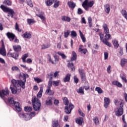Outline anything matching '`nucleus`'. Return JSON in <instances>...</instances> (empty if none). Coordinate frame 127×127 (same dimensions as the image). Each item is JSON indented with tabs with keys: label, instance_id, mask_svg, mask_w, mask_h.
I'll return each mask as SVG.
<instances>
[{
	"label": "nucleus",
	"instance_id": "58836bf2",
	"mask_svg": "<svg viewBox=\"0 0 127 127\" xmlns=\"http://www.w3.org/2000/svg\"><path fill=\"white\" fill-rule=\"evenodd\" d=\"M36 16H38V17H40L42 20L44 21L46 19L45 17L42 15V14H36Z\"/></svg>",
	"mask_w": 127,
	"mask_h": 127
},
{
	"label": "nucleus",
	"instance_id": "cd10ccee",
	"mask_svg": "<svg viewBox=\"0 0 127 127\" xmlns=\"http://www.w3.org/2000/svg\"><path fill=\"white\" fill-rule=\"evenodd\" d=\"M113 43L115 48L116 49L119 48V42H118V40L116 39L113 40Z\"/></svg>",
	"mask_w": 127,
	"mask_h": 127
},
{
	"label": "nucleus",
	"instance_id": "9d476101",
	"mask_svg": "<svg viewBox=\"0 0 127 127\" xmlns=\"http://www.w3.org/2000/svg\"><path fill=\"white\" fill-rule=\"evenodd\" d=\"M78 71H79V73L80 75L81 81H86V73H85L84 69H79Z\"/></svg>",
	"mask_w": 127,
	"mask_h": 127
},
{
	"label": "nucleus",
	"instance_id": "f704fd0d",
	"mask_svg": "<svg viewBox=\"0 0 127 127\" xmlns=\"http://www.w3.org/2000/svg\"><path fill=\"white\" fill-rule=\"evenodd\" d=\"M62 19L64 21H67V22H70V20H71L70 17L67 16H63Z\"/></svg>",
	"mask_w": 127,
	"mask_h": 127
},
{
	"label": "nucleus",
	"instance_id": "f8f14e48",
	"mask_svg": "<svg viewBox=\"0 0 127 127\" xmlns=\"http://www.w3.org/2000/svg\"><path fill=\"white\" fill-rule=\"evenodd\" d=\"M0 54L2 55V56H5V55H6V52H5V48H4V44H3V42L2 43L1 48L0 49Z\"/></svg>",
	"mask_w": 127,
	"mask_h": 127
},
{
	"label": "nucleus",
	"instance_id": "72a5a7b5",
	"mask_svg": "<svg viewBox=\"0 0 127 127\" xmlns=\"http://www.w3.org/2000/svg\"><path fill=\"white\" fill-rule=\"evenodd\" d=\"M24 110L25 111V112H31V111H32V107L30 106H26L24 107Z\"/></svg>",
	"mask_w": 127,
	"mask_h": 127
},
{
	"label": "nucleus",
	"instance_id": "b1692460",
	"mask_svg": "<svg viewBox=\"0 0 127 127\" xmlns=\"http://www.w3.org/2000/svg\"><path fill=\"white\" fill-rule=\"evenodd\" d=\"M105 7V11H106L107 13H110V6L108 4H106L104 5Z\"/></svg>",
	"mask_w": 127,
	"mask_h": 127
},
{
	"label": "nucleus",
	"instance_id": "bf43d9fd",
	"mask_svg": "<svg viewBox=\"0 0 127 127\" xmlns=\"http://www.w3.org/2000/svg\"><path fill=\"white\" fill-rule=\"evenodd\" d=\"M105 37V39H106L107 41H108V40H109L111 38V34L109 33L106 34Z\"/></svg>",
	"mask_w": 127,
	"mask_h": 127
},
{
	"label": "nucleus",
	"instance_id": "69168bd1",
	"mask_svg": "<svg viewBox=\"0 0 127 127\" xmlns=\"http://www.w3.org/2000/svg\"><path fill=\"white\" fill-rule=\"evenodd\" d=\"M12 71H18L19 68L17 66H13L12 67Z\"/></svg>",
	"mask_w": 127,
	"mask_h": 127
},
{
	"label": "nucleus",
	"instance_id": "680f3d73",
	"mask_svg": "<svg viewBox=\"0 0 127 127\" xmlns=\"http://www.w3.org/2000/svg\"><path fill=\"white\" fill-rule=\"evenodd\" d=\"M34 80L35 82H37V83H41V82H42V80L39 78H34Z\"/></svg>",
	"mask_w": 127,
	"mask_h": 127
},
{
	"label": "nucleus",
	"instance_id": "c03bdc74",
	"mask_svg": "<svg viewBox=\"0 0 127 127\" xmlns=\"http://www.w3.org/2000/svg\"><path fill=\"white\" fill-rule=\"evenodd\" d=\"M63 101L64 105H65L66 106H68V105H69V100H68V98H67L66 97H64L63 99Z\"/></svg>",
	"mask_w": 127,
	"mask_h": 127
},
{
	"label": "nucleus",
	"instance_id": "a878e982",
	"mask_svg": "<svg viewBox=\"0 0 127 127\" xmlns=\"http://www.w3.org/2000/svg\"><path fill=\"white\" fill-rule=\"evenodd\" d=\"M10 89L11 91L12 94H16V93H17V87H10Z\"/></svg>",
	"mask_w": 127,
	"mask_h": 127
},
{
	"label": "nucleus",
	"instance_id": "603ef678",
	"mask_svg": "<svg viewBox=\"0 0 127 127\" xmlns=\"http://www.w3.org/2000/svg\"><path fill=\"white\" fill-rule=\"evenodd\" d=\"M26 0L27 4H28V5L30 6V7H32L33 6V4L31 2V0Z\"/></svg>",
	"mask_w": 127,
	"mask_h": 127
},
{
	"label": "nucleus",
	"instance_id": "774afa93",
	"mask_svg": "<svg viewBox=\"0 0 127 127\" xmlns=\"http://www.w3.org/2000/svg\"><path fill=\"white\" fill-rule=\"evenodd\" d=\"M77 13L78 14H82V13H83V11L82 10V9L79 8L77 10Z\"/></svg>",
	"mask_w": 127,
	"mask_h": 127
},
{
	"label": "nucleus",
	"instance_id": "ddd939ff",
	"mask_svg": "<svg viewBox=\"0 0 127 127\" xmlns=\"http://www.w3.org/2000/svg\"><path fill=\"white\" fill-rule=\"evenodd\" d=\"M14 105V107L17 111V112H20L21 111V108H20V104L18 102H15L13 104Z\"/></svg>",
	"mask_w": 127,
	"mask_h": 127
},
{
	"label": "nucleus",
	"instance_id": "a18cd8bd",
	"mask_svg": "<svg viewBox=\"0 0 127 127\" xmlns=\"http://www.w3.org/2000/svg\"><path fill=\"white\" fill-rule=\"evenodd\" d=\"M3 3H4V4H5L6 5H8V6H9V5H11V1H10V0H5L4 1H3Z\"/></svg>",
	"mask_w": 127,
	"mask_h": 127
},
{
	"label": "nucleus",
	"instance_id": "393cba45",
	"mask_svg": "<svg viewBox=\"0 0 127 127\" xmlns=\"http://www.w3.org/2000/svg\"><path fill=\"white\" fill-rule=\"evenodd\" d=\"M83 118H79L76 120V124H78L79 126H82V124H83Z\"/></svg>",
	"mask_w": 127,
	"mask_h": 127
},
{
	"label": "nucleus",
	"instance_id": "ea45409f",
	"mask_svg": "<svg viewBox=\"0 0 127 127\" xmlns=\"http://www.w3.org/2000/svg\"><path fill=\"white\" fill-rule=\"evenodd\" d=\"M77 92L79 94H82V95H84V88L82 87H80L79 88Z\"/></svg>",
	"mask_w": 127,
	"mask_h": 127
},
{
	"label": "nucleus",
	"instance_id": "13d9d810",
	"mask_svg": "<svg viewBox=\"0 0 127 127\" xmlns=\"http://www.w3.org/2000/svg\"><path fill=\"white\" fill-rule=\"evenodd\" d=\"M15 29L17 31H18V32H21V30L19 29V27L17 22L15 23Z\"/></svg>",
	"mask_w": 127,
	"mask_h": 127
},
{
	"label": "nucleus",
	"instance_id": "a211bd4d",
	"mask_svg": "<svg viewBox=\"0 0 127 127\" xmlns=\"http://www.w3.org/2000/svg\"><path fill=\"white\" fill-rule=\"evenodd\" d=\"M103 27L104 28V30L105 34H107L110 33V31L109 30V28H108V25H107V24H103Z\"/></svg>",
	"mask_w": 127,
	"mask_h": 127
},
{
	"label": "nucleus",
	"instance_id": "4c0bfd02",
	"mask_svg": "<svg viewBox=\"0 0 127 127\" xmlns=\"http://www.w3.org/2000/svg\"><path fill=\"white\" fill-rule=\"evenodd\" d=\"M95 91L98 93V94H102V93H104V91H103V90L100 87H96L95 88Z\"/></svg>",
	"mask_w": 127,
	"mask_h": 127
},
{
	"label": "nucleus",
	"instance_id": "412c9836",
	"mask_svg": "<svg viewBox=\"0 0 127 127\" xmlns=\"http://www.w3.org/2000/svg\"><path fill=\"white\" fill-rule=\"evenodd\" d=\"M13 48L16 52H18L19 51H20L21 50V47L20 46H13Z\"/></svg>",
	"mask_w": 127,
	"mask_h": 127
},
{
	"label": "nucleus",
	"instance_id": "79ce46f5",
	"mask_svg": "<svg viewBox=\"0 0 127 127\" xmlns=\"http://www.w3.org/2000/svg\"><path fill=\"white\" fill-rule=\"evenodd\" d=\"M49 47H50V45H49L48 44H44V45H42L41 49L44 50V49H46L47 48H49Z\"/></svg>",
	"mask_w": 127,
	"mask_h": 127
},
{
	"label": "nucleus",
	"instance_id": "c9c22d12",
	"mask_svg": "<svg viewBox=\"0 0 127 127\" xmlns=\"http://www.w3.org/2000/svg\"><path fill=\"white\" fill-rule=\"evenodd\" d=\"M68 67L69 68H70L71 69V71H75V66H74V64L73 63H68Z\"/></svg>",
	"mask_w": 127,
	"mask_h": 127
},
{
	"label": "nucleus",
	"instance_id": "f03ea898",
	"mask_svg": "<svg viewBox=\"0 0 127 127\" xmlns=\"http://www.w3.org/2000/svg\"><path fill=\"white\" fill-rule=\"evenodd\" d=\"M32 102L34 110L36 111H39L41 107V103H40L39 99L36 97H34L32 100Z\"/></svg>",
	"mask_w": 127,
	"mask_h": 127
},
{
	"label": "nucleus",
	"instance_id": "864d4df0",
	"mask_svg": "<svg viewBox=\"0 0 127 127\" xmlns=\"http://www.w3.org/2000/svg\"><path fill=\"white\" fill-rule=\"evenodd\" d=\"M27 22H28V24L30 25V24H33V23H34V22H35V21H34V20H33L32 19H28Z\"/></svg>",
	"mask_w": 127,
	"mask_h": 127
},
{
	"label": "nucleus",
	"instance_id": "09e8293b",
	"mask_svg": "<svg viewBox=\"0 0 127 127\" xmlns=\"http://www.w3.org/2000/svg\"><path fill=\"white\" fill-rule=\"evenodd\" d=\"M70 30H66V32H64V36L65 37V38H67V37H68L69 36V35L70 34Z\"/></svg>",
	"mask_w": 127,
	"mask_h": 127
},
{
	"label": "nucleus",
	"instance_id": "6e6552de",
	"mask_svg": "<svg viewBox=\"0 0 127 127\" xmlns=\"http://www.w3.org/2000/svg\"><path fill=\"white\" fill-rule=\"evenodd\" d=\"M73 109H74V105L72 103H70L68 107H65L64 111L67 115H70Z\"/></svg>",
	"mask_w": 127,
	"mask_h": 127
},
{
	"label": "nucleus",
	"instance_id": "4be33fe9",
	"mask_svg": "<svg viewBox=\"0 0 127 127\" xmlns=\"http://www.w3.org/2000/svg\"><path fill=\"white\" fill-rule=\"evenodd\" d=\"M42 93H43V87H40V91L38 92L37 97V98H40L42 97Z\"/></svg>",
	"mask_w": 127,
	"mask_h": 127
},
{
	"label": "nucleus",
	"instance_id": "de8ad7c7",
	"mask_svg": "<svg viewBox=\"0 0 127 127\" xmlns=\"http://www.w3.org/2000/svg\"><path fill=\"white\" fill-rule=\"evenodd\" d=\"M52 99H49L46 101V105L47 106H51L52 105Z\"/></svg>",
	"mask_w": 127,
	"mask_h": 127
},
{
	"label": "nucleus",
	"instance_id": "2eb2a0df",
	"mask_svg": "<svg viewBox=\"0 0 127 127\" xmlns=\"http://www.w3.org/2000/svg\"><path fill=\"white\" fill-rule=\"evenodd\" d=\"M7 56L8 57H12V58H14V59H16V60H17V58H18V54L8 53L7 54Z\"/></svg>",
	"mask_w": 127,
	"mask_h": 127
},
{
	"label": "nucleus",
	"instance_id": "49530a36",
	"mask_svg": "<svg viewBox=\"0 0 127 127\" xmlns=\"http://www.w3.org/2000/svg\"><path fill=\"white\" fill-rule=\"evenodd\" d=\"M50 88L49 87V85L48 86V89L46 91V93L47 94H48V95H53V92L51 90H50Z\"/></svg>",
	"mask_w": 127,
	"mask_h": 127
},
{
	"label": "nucleus",
	"instance_id": "9b49d317",
	"mask_svg": "<svg viewBox=\"0 0 127 127\" xmlns=\"http://www.w3.org/2000/svg\"><path fill=\"white\" fill-rule=\"evenodd\" d=\"M7 37L9 39L10 41H12L15 38V35L12 33L8 32L6 34Z\"/></svg>",
	"mask_w": 127,
	"mask_h": 127
},
{
	"label": "nucleus",
	"instance_id": "2f4dec72",
	"mask_svg": "<svg viewBox=\"0 0 127 127\" xmlns=\"http://www.w3.org/2000/svg\"><path fill=\"white\" fill-rule=\"evenodd\" d=\"M53 127H60V125L58 124V120L53 121Z\"/></svg>",
	"mask_w": 127,
	"mask_h": 127
},
{
	"label": "nucleus",
	"instance_id": "7ed1b4c3",
	"mask_svg": "<svg viewBox=\"0 0 127 127\" xmlns=\"http://www.w3.org/2000/svg\"><path fill=\"white\" fill-rule=\"evenodd\" d=\"M31 114H28L27 113H20L19 114V117L25 121H29L31 119H32V117L35 116V112H31Z\"/></svg>",
	"mask_w": 127,
	"mask_h": 127
},
{
	"label": "nucleus",
	"instance_id": "39448f33",
	"mask_svg": "<svg viewBox=\"0 0 127 127\" xmlns=\"http://www.w3.org/2000/svg\"><path fill=\"white\" fill-rule=\"evenodd\" d=\"M123 114H124V101H121L119 106L116 109V116L121 117V116H123Z\"/></svg>",
	"mask_w": 127,
	"mask_h": 127
},
{
	"label": "nucleus",
	"instance_id": "3c124183",
	"mask_svg": "<svg viewBox=\"0 0 127 127\" xmlns=\"http://www.w3.org/2000/svg\"><path fill=\"white\" fill-rule=\"evenodd\" d=\"M58 54L61 56V57L63 58V59H66V57L65 56V55L60 52H58Z\"/></svg>",
	"mask_w": 127,
	"mask_h": 127
},
{
	"label": "nucleus",
	"instance_id": "6ab92c4d",
	"mask_svg": "<svg viewBox=\"0 0 127 127\" xmlns=\"http://www.w3.org/2000/svg\"><path fill=\"white\" fill-rule=\"evenodd\" d=\"M24 38H27L28 39H30L31 38V34L29 32H25L22 35Z\"/></svg>",
	"mask_w": 127,
	"mask_h": 127
},
{
	"label": "nucleus",
	"instance_id": "c756f323",
	"mask_svg": "<svg viewBox=\"0 0 127 127\" xmlns=\"http://www.w3.org/2000/svg\"><path fill=\"white\" fill-rule=\"evenodd\" d=\"M71 77V74L67 73L65 76V77L64 78V82H69L70 81V77Z\"/></svg>",
	"mask_w": 127,
	"mask_h": 127
},
{
	"label": "nucleus",
	"instance_id": "0eeeda50",
	"mask_svg": "<svg viewBox=\"0 0 127 127\" xmlns=\"http://www.w3.org/2000/svg\"><path fill=\"white\" fill-rule=\"evenodd\" d=\"M99 36L100 37V40L102 41L103 43L107 45V46H109V47H112V44L110 43H109L106 38L104 39V34L102 33H99Z\"/></svg>",
	"mask_w": 127,
	"mask_h": 127
},
{
	"label": "nucleus",
	"instance_id": "8fccbe9b",
	"mask_svg": "<svg viewBox=\"0 0 127 127\" xmlns=\"http://www.w3.org/2000/svg\"><path fill=\"white\" fill-rule=\"evenodd\" d=\"M70 35L72 37H77V33L75 31H71Z\"/></svg>",
	"mask_w": 127,
	"mask_h": 127
},
{
	"label": "nucleus",
	"instance_id": "0e129e2a",
	"mask_svg": "<svg viewBox=\"0 0 127 127\" xmlns=\"http://www.w3.org/2000/svg\"><path fill=\"white\" fill-rule=\"evenodd\" d=\"M109 57V54L107 52L104 53V60H107Z\"/></svg>",
	"mask_w": 127,
	"mask_h": 127
},
{
	"label": "nucleus",
	"instance_id": "20e7f679",
	"mask_svg": "<svg viewBox=\"0 0 127 127\" xmlns=\"http://www.w3.org/2000/svg\"><path fill=\"white\" fill-rule=\"evenodd\" d=\"M0 7L4 12H8V14L7 15V16H10L12 18L13 17V15L14 14V11L13 9L9 7H5V6L3 5H1Z\"/></svg>",
	"mask_w": 127,
	"mask_h": 127
},
{
	"label": "nucleus",
	"instance_id": "dca6fc26",
	"mask_svg": "<svg viewBox=\"0 0 127 127\" xmlns=\"http://www.w3.org/2000/svg\"><path fill=\"white\" fill-rule=\"evenodd\" d=\"M67 4L70 8H75L76 6V3L71 1H68Z\"/></svg>",
	"mask_w": 127,
	"mask_h": 127
},
{
	"label": "nucleus",
	"instance_id": "a19ab883",
	"mask_svg": "<svg viewBox=\"0 0 127 127\" xmlns=\"http://www.w3.org/2000/svg\"><path fill=\"white\" fill-rule=\"evenodd\" d=\"M28 57V55L27 54L23 55V57L22 58V60L23 63H26V60H25V59H26Z\"/></svg>",
	"mask_w": 127,
	"mask_h": 127
},
{
	"label": "nucleus",
	"instance_id": "4d7b16f0",
	"mask_svg": "<svg viewBox=\"0 0 127 127\" xmlns=\"http://www.w3.org/2000/svg\"><path fill=\"white\" fill-rule=\"evenodd\" d=\"M9 103L10 104H13V103L15 102L14 101V99L12 97H10L8 98Z\"/></svg>",
	"mask_w": 127,
	"mask_h": 127
},
{
	"label": "nucleus",
	"instance_id": "1a4fd4ad",
	"mask_svg": "<svg viewBox=\"0 0 127 127\" xmlns=\"http://www.w3.org/2000/svg\"><path fill=\"white\" fill-rule=\"evenodd\" d=\"M9 94V92L8 91V89L5 88V90L3 89L0 91V97L2 99V98H4V97L8 96Z\"/></svg>",
	"mask_w": 127,
	"mask_h": 127
},
{
	"label": "nucleus",
	"instance_id": "4468645a",
	"mask_svg": "<svg viewBox=\"0 0 127 127\" xmlns=\"http://www.w3.org/2000/svg\"><path fill=\"white\" fill-rule=\"evenodd\" d=\"M110 98L105 97L104 98V107L107 109L109 107V105H110Z\"/></svg>",
	"mask_w": 127,
	"mask_h": 127
},
{
	"label": "nucleus",
	"instance_id": "bb28decb",
	"mask_svg": "<svg viewBox=\"0 0 127 127\" xmlns=\"http://www.w3.org/2000/svg\"><path fill=\"white\" fill-rule=\"evenodd\" d=\"M48 78L49 79V81L48 82L49 88H51V87H52V82H53L52 81V76H50V75H49Z\"/></svg>",
	"mask_w": 127,
	"mask_h": 127
},
{
	"label": "nucleus",
	"instance_id": "5fc2aeb1",
	"mask_svg": "<svg viewBox=\"0 0 127 127\" xmlns=\"http://www.w3.org/2000/svg\"><path fill=\"white\" fill-rule=\"evenodd\" d=\"M93 121L95 125H98L99 123V119L98 118V117H94L93 119Z\"/></svg>",
	"mask_w": 127,
	"mask_h": 127
},
{
	"label": "nucleus",
	"instance_id": "5701e85b",
	"mask_svg": "<svg viewBox=\"0 0 127 127\" xmlns=\"http://www.w3.org/2000/svg\"><path fill=\"white\" fill-rule=\"evenodd\" d=\"M113 85H115V86H117V87H119L120 88H122L123 87V85L121 84V83L119 82L118 81H114L112 82Z\"/></svg>",
	"mask_w": 127,
	"mask_h": 127
},
{
	"label": "nucleus",
	"instance_id": "473e14b6",
	"mask_svg": "<svg viewBox=\"0 0 127 127\" xmlns=\"http://www.w3.org/2000/svg\"><path fill=\"white\" fill-rule=\"evenodd\" d=\"M77 59V54H76V52H72V57L71 59V61H74Z\"/></svg>",
	"mask_w": 127,
	"mask_h": 127
},
{
	"label": "nucleus",
	"instance_id": "423d86ee",
	"mask_svg": "<svg viewBox=\"0 0 127 127\" xmlns=\"http://www.w3.org/2000/svg\"><path fill=\"white\" fill-rule=\"evenodd\" d=\"M94 5V1L92 0L89 2V0H85L82 3V6L85 9L88 10L89 7H92Z\"/></svg>",
	"mask_w": 127,
	"mask_h": 127
},
{
	"label": "nucleus",
	"instance_id": "f3484780",
	"mask_svg": "<svg viewBox=\"0 0 127 127\" xmlns=\"http://www.w3.org/2000/svg\"><path fill=\"white\" fill-rule=\"evenodd\" d=\"M54 1H56V0H47L46 1V4L47 6H50L53 4Z\"/></svg>",
	"mask_w": 127,
	"mask_h": 127
},
{
	"label": "nucleus",
	"instance_id": "e433bc0d",
	"mask_svg": "<svg viewBox=\"0 0 127 127\" xmlns=\"http://www.w3.org/2000/svg\"><path fill=\"white\" fill-rule=\"evenodd\" d=\"M121 13L122 15L124 16V17H125V18H126V19H127V11H126V10H122L121 11Z\"/></svg>",
	"mask_w": 127,
	"mask_h": 127
},
{
	"label": "nucleus",
	"instance_id": "37998d69",
	"mask_svg": "<svg viewBox=\"0 0 127 127\" xmlns=\"http://www.w3.org/2000/svg\"><path fill=\"white\" fill-rule=\"evenodd\" d=\"M78 52H81V53H83L84 54H86V53H87V49H82V48H79L78 49Z\"/></svg>",
	"mask_w": 127,
	"mask_h": 127
},
{
	"label": "nucleus",
	"instance_id": "338daca9",
	"mask_svg": "<svg viewBox=\"0 0 127 127\" xmlns=\"http://www.w3.org/2000/svg\"><path fill=\"white\" fill-rule=\"evenodd\" d=\"M121 78L122 80H123V81L124 82H125V83H127V78H126V76H121Z\"/></svg>",
	"mask_w": 127,
	"mask_h": 127
},
{
	"label": "nucleus",
	"instance_id": "e2e57ef3",
	"mask_svg": "<svg viewBox=\"0 0 127 127\" xmlns=\"http://www.w3.org/2000/svg\"><path fill=\"white\" fill-rule=\"evenodd\" d=\"M119 54L120 56H123L124 55V52L123 48H120L119 50Z\"/></svg>",
	"mask_w": 127,
	"mask_h": 127
},
{
	"label": "nucleus",
	"instance_id": "7c9ffc66",
	"mask_svg": "<svg viewBox=\"0 0 127 127\" xmlns=\"http://www.w3.org/2000/svg\"><path fill=\"white\" fill-rule=\"evenodd\" d=\"M59 84H60V80L53 81L52 83V85H53L54 87L59 86Z\"/></svg>",
	"mask_w": 127,
	"mask_h": 127
},
{
	"label": "nucleus",
	"instance_id": "aec40b11",
	"mask_svg": "<svg viewBox=\"0 0 127 127\" xmlns=\"http://www.w3.org/2000/svg\"><path fill=\"white\" fill-rule=\"evenodd\" d=\"M127 64V59H122L121 60V66L122 67H125V64Z\"/></svg>",
	"mask_w": 127,
	"mask_h": 127
},
{
	"label": "nucleus",
	"instance_id": "f257e3e1",
	"mask_svg": "<svg viewBox=\"0 0 127 127\" xmlns=\"http://www.w3.org/2000/svg\"><path fill=\"white\" fill-rule=\"evenodd\" d=\"M23 81L22 80H16L15 79H12L11 83L13 85V87H18L20 86L22 89L25 88V83L26 82V78H28L29 75L26 73H23Z\"/></svg>",
	"mask_w": 127,
	"mask_h": 127
},
{
	"label": "nucleus",
	"instance_id": "c85d7f7f",
	"mask_svg": "<svg viewBox=\"0 0 127 127\" xmlns=\"http://www.w3.org/2000/svg\"><path fill=\"white\" fill-rule=\"evenodd\" d=\"M79 32L80 36L83 42H84V43L86 42V38H85V36H84V35L83 34V33H82L81 30H79Z\"/></svg>",
	"mask_w": 127,
	"mask_h": 127
},
{
	"label": "nucleus",
	"instance_id": "6e6d98bb",
	"mask_svg": "<svg viewBox=\"0 0 127 127\" xmlns=\"http://www.w3.org/2000/svg\"><path fill=\"white\" fill-rule=\"evenodd\" d=\"M47 56L49 62H51L52 64H54V62H53V61H52L51 59V56H50L49 54H48Z\"/></svg>",
	"mask_w": 127,
	"mask_h": 127
},
{
	"label": "nucleus",
	"instance_id": "052dcab7",
	"mask_svg": "<svg viewBox=\"0 0 127 127\" xmlns=\"http://www.w3.org/2000/svg\"><path fill=\"white\" fill-rule=\"evenodd\" d=\"M55 4L54 5V7H55V8H57V7H58V6H59V4H60V2L59 1H57L56 2V1H55Z\"/></svg>",
	"mask_w": 127,
	"mask_h": 127
}]
</instances>
